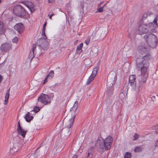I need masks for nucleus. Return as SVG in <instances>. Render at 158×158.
<instances>
[{
	"mask_svg": "<svg viewBox=\"0 0 158 158\" xmlns=\"http://www.w3.org/2000/svg\"><path fill=\"white\" fill-rule=\"evenodd\" d=\"M151 58V56L149 53L143 57L137 58L136 64L137 69L140 71L142 73L147 72L149 65L148 60Z\"/></svg>",
	"mask_w": 158,
	"mask_h": 158,
	"instance_id": "f257e3e1",
	"label": "nucleus"
},
{
	"mask_svg": "<svg viewBox=\"0 0 158 158\" xmlns=\"http://www.w3.org/2000/svg\"><path fill=\"white\" fill-rule=\"evenodd\" d=\"M113 139L110 136H108L104 140L101 137H99L97 140V143L100 144L98 151L100 153H102L104 149L106 150H108L111 147Z\"/></svg>",
	"mask_w": 158,
	"mask_h": 158,
	"instance_id": "f03ea898",
	"label": "nucleus"
},
{
	"mask_svg": "<svg viewBox=\"0 0 158 158\" xmlns=\"http://www.w3.org/2000/svg\"><path fill=\"white\" fill-rule=\"evenodd\" d=\"M144 38L149 46L152 48H156L157 46L158 40L155 35L152 33L145 35Z\"/></svg>",
	"mask_w": 158,
	"mask_h": 158,
	"instance_id": "7ed1b4c3",
	"label": "nucleus"
},
{
	"mask_svg": "<svg viewBox=\"0 0 158 158\" xmlns=\"http://www.w3.org/2000/svg\"><path fill=\"white\" fill-rule=\"evenodd\" d=\"M116 78V74L114 73L112 75L111 73H110L109 74L107 77V81L109 82V81L110 82V87H108L107 88V93L108 96H110L111 95L113 91V87H112L113 85L115 83V79Z\"/></svg>",
	"mask_w": 158,
	"mask_h": 158,
	"instance_id": "20e7f679",
	"label": "nucleus"
},
{
	"mask_svg": "<svg viewBox=\"0 0 158 158\" xmlns=\"http://www.w3.org/2000/svg\"><path fill=\"white\" fill-rule=\"evenodd\" d=\"M38 102L37 105L39 106V103L40 102L44 105L50 104L51 102V98L48 95L42 93L38 98Z\"/></svg>",
	"mask_w": 158,
	"mask_h": 158,
	"instance_id": "39448f33",
	"label": "nucleus"
},
{
	"mask_svg": "<svg viewBox=\"0 0 158 158\" xmlns=\"http://www.w3.org/2000/svg\"><path fill=\"white\" fill-rule=\"evenodd\" d=\"M13 12L15 15L19 17H23L26 15L25 10L20 5L15 6L13 8Z\"/></svg>",
	"mask_w": 158,
	"mask_h": 158,
	"instance_id": "423d86ee",
	"label": "nucleus"
},
{
	"mask_svg": "<svg viewBox=\"0 0 158 158\" xmlns=\"http://www.w3.org/2000/svg\"><path fill=\"white\" fill-rule=\"evenodd\" d=\"M78 102L76 101L75 102L73 106L70 110L71 113V118L70 119V128L73 125L75 118L76 116V110L78 107Z\"/></svg>",
	"mask_w": 158,
	"mask_h": 158,
	"instance_id": "0eeeda50",
	"label": "nucleus"
},
{
	"mask_svg": "<svg viewBox=\"0 0 158 158\" xmlns=\"http://www.w3.org/2000/svg\"><path fill=\"white\" fill-rule=\"evenodd\" d=\"M158 15H156L154 20L153 23L152 22L147 24L148 28V31L154 32L155 31V29L158 27V25L157 23V18Z\"/></svg>",
	"mask_w": 158,
	"mask_h": 158,
	"instance_id": "6e6552de",
	"label": "nucleus"
},
{
	"mask_svg": "<svg viewBox=\"0 0 158 158\" xmlns=\"http://www.w3.org/2000/svg\"><path fill=\"white\" fill-rule=\"evenodd\" d=\"M135 80V75H130L129 79V84L133 89L136 91H138L139 90V87L136 85Z\"/></svg>",
	"mask_w": 158,
	"mask_h": 158,
	"instance_id": "1a4fd4ad",
	"label": "nucleus"
},
{
	"mask_svg": "<svg viewBox=\"0 0 158 158\" xmlns=\"http://www.w3.org/2000/svg\"><path fill=\"white\" fill-rule=\"evenodd\" d=\"M17 131L18 135L24 138L27 133V131L23 128L20 126V122H18L17 126Z\"/></svg>",
	"mask_w": 158,
	"mask_h": 158,
	"instance_id": "9d476101",
	"label": "nucleus"
},
{
	"mask_svg": "<svg viewBox=\"0 0 158 158\" xmlns=\"http://www.w3.org/2000/svg\"><path fill=\"white\" fill-rule=\"evenodd\" d=\"M98 70V68L97 67H95L94 68L92 74L87 80L86 83L87 85H89L90 84L94 79L96 76V74H97Z\"/></svg>",
	"mask_w": 158,
	"mask_h": 158,
	"instance_id": "9b49d317",
	"label": "nucleus"
},
{
	"mask_svg": "<svg viewBox=\"0 0 158 158\" xmlns=\"http://www.w3.org/2000/svg\"><path fill=\"white\" fill-rule=\"evenodd\" d=\"M148 31V28L147 25L144 24L140 25L138 28V33L139 34L142 35L145 34Z\"/></svg>",
	"mask_w": 158,
	"mask_h": 158,
	"instance_id": "f8f14e48",
	"label": "nucleus"
},
{
	"mask_svg": "<svg viewBox=\"0 0 158 158\" xmlns=\"http://www.w3.org/2000/svg\"><path fill=\"white\" fill-rule=\"evenodd\" d=\"M138 51L140 54H146L148 52V49L145 45H141L138 46Z\"/></svg>",
	"mask_w": 158,
	"mask_h": 158,
	"instance_id": "ddd939ff",
	"label": "nucleus"
},
{
	"mask_svg": "<svg viewBox=\"0 0 158 158\" xmlns=\"http://www.w3.org/2000/svg\"><path fill=\"white\" fill-rule=\"evenodd\" d=\"M146 72L142 73L141 72V75L139 76V80L140 84L146 82L147 80V77L148 76V74L146 73Z\"/></svg>",
	"mask_w": 158,
	"mask_h": 158,
	"instance_id": "4468645a",
	"label": "nucleus"
},
{
	"mask_svg": "<svg viewBox=\"0 0 158 158\" xmlns=\"http://www.w3.org/2000/svg\"><path fill=\"white\" fill-rule=\"evenodd\" d=\"M22 3L29 9L31 13L34 11V5L32 2L30 1H26Z\"/></svg>",
	"mask_w": 158,
	"mask_h": 158,
	"instance_id": "2eb2a0df",
	"label": "nucleus"
},
{
	"mask_svg": "<svg viewBox=\"0 0 158 158\" xmlns=\"http://www.w3.org/2000/svg\"><path fill=\"white\" fill-rule=\"evenodd\" d=\"M14 27L15 29L17 31L20 33V32H22L23 31L24 28L23 25L21 23H17L15 26Z\"/></svg>",
	"mask_w": 158,
	"mask_h": 158,
	"instance_id": "dca6fc26",
	"label": "nucleus"
},
{
	"mask_svg": "<svg viewBox=\"0 0 158 158\" xmlns=\"http://www.w3.org/2000/svg\"><path fill=\"white\" fill-rule=\"evenodd\" d=\"M11 45L10 44L5 43L2 45L1 47V50L2 52H6L10 50Z\"/></svg>",
	"mask_w": 158,
	"mask_h": 158,
	"instance_id": "f3484780",
	"label": "nucleus"
},
{
	"mask_svg": "<svg viewBox=\"0 0 158 158\" xmlns=\"http://www.w3.org/2000/svg\"><path fill=\"white\" fill-rule=\"evenodd\" d=\"M34 113H32V111H31L30 112H28L25 114V118L26 121L28 122H30L33 118V115Z\"/></svg>",
	"mask_w": 158,
	"mask_h": 158,
	"instance_id": "a211bd4d",
	"label": "nucleus"
},
{
	"mask_svg": "<svg viewBox=\"0 0 158 158\" xmlns=\"http://www.w3.org/2000/svg\"><path fill=\"white\" fill-rule=\"evenodd\" d=\"M54 75V72L52 70H51L44 80L43 84H44L47 83L48 81V79H52Z\"/></svg>",
	"mask_w": 158,
	"mask_h": 158,
	"instance_id": "6ab92c4d",
	"label": "nucleus"
},
{
	"mask_svg": "<svg viewBox=\"0 0 158 158\" xmlns=\"http://www.w3.org/2000/svg\"><path fill=\"white\" fill-rule=\"evenodd\" d=\"M18 148L16 147V144H14L13 147L10 150V153L11 155H13L18 150Z\"/></svg>",
	"mask_w": 158,
	"mask_h": 158,
	"instance_id": "aec40b11",
	"label": "nucleus"
},
{
	"mask_svg": "<svg viewBox=\"0 0 158 158\" xmlns=\"http://www.w3.org/2000/svg\"><path fill=\"white\" fill-rule=\"evenodd\" d=\"M10 89H9L7 91L6 93L5 96V98L4 100V104L5 105L7 103V102L8 100V99L10 96Z\"/></svg>",
	"mask_w": 158,
	"mask_h": 158,
	"instance_id": "412c9836",
	"label": "nucleus"
},
{
	"mask_svg": "<svg viewBox=\"0 0 158 158\" xmlns=\"http://www.w3.org/2000/svg\"><path fill=\"white\" fill-rule=\"evenodd\" d=\"M83 46V44L81 43L77 48L76 52L78 54H80L82 52V48Z\"/></svg>",
	"mask_w": 158,
	"mask_h": 158,
	"instance_id": "4be33fe9",
	"label": "nucleus"
},
{
	"mask_svg": "<svg viewBox=\"0 0 158 158\" xmlns=\"http://www.w3.org/2000/svg\"><path fill=\"white\" fill-rule=\"evenodd\" d=\"M5 31L3 28V24L2 22H0V35L3 34Z\"/></svg>",
	"mask_w": 158,
	"mask_h": 158,
	"instance_id": "5701e85b",
	"label": "nucleus"
},
{
	"mask_svg": "<svg viewBox=\"0 0 158 158\" xmlns=\"http://www.w3.org/2000/svg\"><path fill=\"white\" fill-rule=\"evenodd\" d=\"M34 52L33 51H31L29 55L28 58L29 60H31L34 57Z\"/></svg>",
	"mask_w": 158,
	"mask_h": 158,
	"instance_id": "b1692460",
	"label": "nucleus"
},
{
	"mask_svg": "<svg viewBox=\"0 0 158 158\" xmlns=\"http://www.w3.org/2000/svg\"><path fill=\"white\" fill-rule=\"evenodd\" d=\"M45 27H43L42 30V34L43 39L44 40H46L47 39V38L46 35V34L45 33Z\"/></svg>",
	"mask_w": 158,
	"mask_h": 158,
	"instance_id": "393cba45",
	"label": "nucleus"
},
{
	"mask_svg": "<svg viewBox=\"0 0 158 158\" xmlns=\"http://www.w3.org/2000/svg\"><path fill=\"white\" fill-rule=\"evenodd\" d=\"M40 110V109L39 107L35 106L33 110H32L31 111H32V113H33L34 114L39 112Z\"/></svg>",
	"mask_w": 158,
	"mask_h": 158,
	"instance_id": "a878e982",
	"label": "nucleus"
},
{
	"mask_svg": "<svg viewBox=\"0 0 158 158\" xmlns=\"http://www.w3.org/2000/svg\"><path fill=\"white\" fill-rule=\"evenodd\" d=\"M103 10V8L102 7H101L100 5H98L97 6V11L99 12H102Z\"/></svg>",
	"mask_w": 158,
	"mask_h": 158,
	"instance_id": "bb28decb",
	"label": "nucleus"
},
{
	"mask_svg": "<svg viewBox=\"0 0 158 158\" xmlns=\"http://www.w3.org/2000/svg\"><path fill=\"white\" fill-rule=\"evenodd\" d=\"M131 154L129 152H127L125 153L124 158H131Z\"/></svg>",
	"mask_w": 158,
	"mask_h": 158,
	"instance_id": "cd10ccee",
	"label": "nucleus"
},
{
	"mask_svg": "<svg viewBox=\"0 0 158 158\" xmlns=\"http://www.w3.org/2000/svg\"><path fill=\"white\" fill-rule=\"evenodd\" d=\"M142 150V148L141 147H136L134 149L135 152H139Z\"/></svg>",
	"mask_w": 158,
	"mask_h": 158,
	"instance_id": "c85d7f7f",
	"label": "nucleus"
},
{
	"mask_svg": "<svg viewBox=\"0 0 158 158\" xmlns=\"http://www.w3.org/2000/svg\"><path fill=\"white\" fill-rule=\"evenodd\" d=\"M148 16V15L146 12L144 13L142 16V19H146Z\"/></svg>",
	"mask_w": 158,
	"mask_h": 158,
	"instance_id": "c756f323",
	"label": "nucleus"
},
{
	"mask_svg": "<svg viewBox=\"0 0 158 158\" xmlns=\"http://www.w3.org/2000/svg\"><path fill=\"white\" fill-rule=\"evenodd\" d=\"M139 135L138 134L135 133L133 136L134 138L133 139V140H135L138 139L139 138Z\"/></svg>",
	"mask_w": 158,
	"mask_h": 158,
	"instance_id": "7c9ffc66",
	"label": "nucleus"
},
{
	"mask_svg": "<svg viewBox=\"0 0 158 158\" xmlns=\"http://www.w3.org/2000/svg\"><path fill=\"white\" fill-rule=\"evenodd\" d=\"M90 39L89 37L87 38V39L85 40V43L87 44L88 45L89 44L90 42Z\"/></svg>",
	"mask_w": 158,
	"mask_h": 158,
	"instance_id": "2f4dec72",
	"label": "nucleus"
},
{
	"mask_svg": "<svg viewBox=\"0 0 158 158\" xmlns=\"http://www.w3.org/2000/svg\"><path fill=\"white\" fill-rule=\"evenodd\" d=\"M93 148H91L89 149L88 153H90V154H93Z\"/></svg>",
	"mask_w": 158,
	"mask_h": 158,
	"instance_id": "473e14b6",
	"label": "nucleus"
},
{
	"mask_svg": "<svg viewBox=\"0 0 158 158\" xmlns=\"http://www.w3.org/2000/svg\"><path fill=\"white\" fill-rule=\"evenodd\" d=\"M146 12L148 16H150L153 15V13L151 11H148Z\"/></svg>",
	"mask_w": 158,
	"mask_h": 158,
	"instance_id": "72a5a7b5",
	"label": "nucleus"
},
{
	"mask_svg": "<svg viewBox=\"0 0 158 158\" xmlns=\"http://www.w3.org/2000/svg\"><path fill=\"white\" fill-rule=\"evenodd\" d=\"M18 40V38L17 37H15L12 40V42L13 43H16Z\"/></svg>",
	"mask_w": 158,
	"mask_h": 158,
	"instance_id": "f704fd0d",
	"label": "nucleus"
},
{
	"mask_svg": "<svg viewBox=\"0 0 158 158\" xmlns=\"http://www.w3.org/2000/svg\"><path fill=\"white\" fill-rule=\"evenodd\" d=\"M54 15V14L53 12H52L51 14H50V13H49L48 15V16H49V18L50 19H52V16H53Z\"/></svg>",
	"mask_w": 158,
	"mask_h": 158,
	"instance_id": "c9c22d12",
	"label": "nucleus"
},
{
	"mask_svg": "<svg viewBox=\"0 0 158 158\" xmlns=\"http://www.w3.org/2000/svg\"><path fill=\"white\" fill-rule=\"evenodd\" d=\"M36 45L35 44H33L32 46V50L31 51H33V52H34V50L36 48Z\"/></svg>",
	"mask_w": 158,
	"mask_h": 158,
	"instance_id": "e433bc0d",
	"label": "nucleus"
},
{
	"mask_svg": "<svg viewBox=\"0 0 158 158\" xmlns=\"http://www.w3.org/2000/svg\"><path fill=\"white\" fill-rule=\"evenodd\" d=\"M156 145H155V149H157L158 151V140L156 142Z\"/></svg>",
	"mask_w": 158,
	"mask_h": 158,
	"instance_id": "4c0bfd02",
	"label": "nucleus"
},
{
	"mask_svg": "<svg viewBox=\"0 0 158 158\" xmlns=\"http://www.w3.org/2000/svg\"><path fill=\"white\" fill-rule=\"evenodd\" d=\"M93 154H90V153H88L87 158H92Z\"/></svg>",
	"mask_w": 158,
	"mask_h": 158,
	"instance_id": "58836bf2",
	"label": "nucleus"
},
{
	"mask_svg": "<svg viewBox=\"0 0 158 158\" xmlns=\"http://www.w3.org/2000/svg\"><path fill=\"white\" fill-rule=\"evenodd\" d=\"M155 128L156 129V133H158V125L155 126Z\"/></svg>",
	"mask_w": 158,
	"mask_h": 158,
	"instance_id": "ea45409f",
	"label": "nucleus"
},
{
	"mask_svg": "<svg viewBox=\"0 0 158 158\" xmlns=\"http://www.w3.org/2000/svg\"><path fill=\"white\" fill-rule=\"evenodd\" d=\"M55 1V0H48V2L49 3H54Z\"/></svg>",
	"mask_w": 158,
	"mask_h": 158,
	"instance_id": "a19ab883",
	"label": "nucleus"
},
{
	"mask_svg": "<svg viewBox=\"0 0 158 158\" xmlns=\"http://www.w3.org/2000/svg\"><path fill=\"white\" fill-rule=\"evenodd\" d=\"M2 76L0 75V83L2 82Z\"/></svg>",
	"mask_w": 158,
	"mask_h": 158,
	"instance_id": "79ce46f5",
	"label": "nucleus"
},
{
	"mask_svg": "<svg viewBox=\"0 0 158 158\" xmlns=\"http://www.w3.org/2000/svg\"><path fill=\"white\" fill-rule=\"evenodd\" d=\"M77 155H74L72 158H77Z\"/></svg>",
	"mask_w": 158,
	"mask_h": 158,
	"instance_id": "37998d69",
	"label": "nucleus"
},
{
	"mask_svg": "<svg viewBox=\"0 0 158 158\" xmlns=\"http://www.w3.org/2000/svg\"><path fill=\"white\" fill-rule=\"evenodd\" d=\"M46 24H47V22H45L43 25V27H45L46 25Z\"/></svg>",
	"mask_w": 158,
	"mask_h": 158,
	"instance_id": "c03bdc74",
	"label": "nucleus"
},
{
	"mask_svg": "<svg viewBox=\"0 0 158 158\" xmlns=\"http://www.w3.org/2000/svg\"><path fill=\"white\" fill-rule=\"evenodd\" d=\"M80 7L81 9H83V5L81 4Z\"/></svg>",
	"mask_w": 158,
	"mask_h": 158,
	"instance_id": "a18cd8bd",
	"label": "nucleus"
},
{
	"mask_svg": "<svg viewBox=\"0 0 158 158\" xmlns=\"http://www.w3.org/2000/svg\"><path fill=\"white\" fill-rule=\"evenodd\" d=\"M103 3V2H100V3L98 5H100H100L101 4H102Z\"/></svg>",
	"mask_w": 158,
	"mask_h": 158,
	"instance_id": "49530a36",
	"label": "nucleus"
},
{
	"mask_svg": "<svg viewBox=\"0 0 158 158\" xmlns=\"http://www.w3.org/2000/svg\"><path fill=\"white\" fill-rule=\"evenodd\" d=\"M106 4H107V3H106L102 7H103V8H104V7L106 6Z\"/></svg>",
	"mask_w": 158,
	"mask_h": 158,
	"instance_id": "de8ad7c7",
	"label": "nucleus"
},
{
	"mask_svg": "<svg viewBox=\"0 0 158 158\" xmlns=\"http://www.w3.org/2000/svg\"><path fill=\"white\" fill-rule=\"evenodd\" d=\"M83 4V3H82V4H81H81Z\"/></svg>",
	"mask_w": 158,
	"mask_h": 158,
	"instance_id": "09e8293b",
	"label": "nucleus"
},
{
	"mask_svg": "<svg viewBox=\"0 0 158 158\" xmlns=\"http://www.w3.org/2000/svg\"><path fill=\"white\" fill-rule=\"evenodd\" d=\"M1 2V0H0V2Z\"/></svg>",
	"mask_w": 158,
	"mask_h": 158,
	"instance_id": "8fccbe9b",
	"label": "nucleus"
}]
</instances>
